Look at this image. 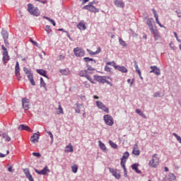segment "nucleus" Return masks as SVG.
<instances>
[{
  "label": "nucleus",
  "mask_w": 181,
  "mask_h": 181,
  "mask_svg": "<svg viewBox=\"0 0 181 181\" xmlns=\"http://www.w3.org/2000/svg\"><path fill=\"white\" fill-rule=\"evenodd\" d=\"M28 11L30 15H33V16H40V11H39V8L35 7L32 4H28Z\"/></svg>",
  "instance_id": "1"
},
{
  "label": "nucleus",
  "mask_w": 181,
  "mask_h": 181,
  "mask_svg": "<svg viewBox=\"0 0 181 181\" xmlns=\"http://www.w3.org/2000/svg\"><path fill=\"white\" fill-rule=\"evenodd\" d=\"M90 74H91V72H88V71L86 69L81 71L78 74L80 77H86V78H87V80H88V81H90L92 84H95L94 81Z\"/></svg>",
  "instance_id": "2"
},
{
  "label": "nucleus",
  "mask_w": 181,
  "mask_h": 181,
  "mask_svg": "<svg viewBox=\"0 0 181 181\" xmlns=\"http://www.w3.org/2000/svg\"><path fill=\"white\" fill-rule=\"evenodd\" d=\"M151 168H156L159 165V157L158 154L155 153L152 156V160L148 163Z\"/></svg>",
  "instance_id": "3"
},
{
  "label": "nucleus",
  "mask_w": 181,
  "mask_h": 181,
  "mask_svg": "<svg viewBox=\"0 0 181 181\" xmlns=\"http://www.w3.org/2000/svg\"><path fill=\"white\" fill-rule=\"evenodd\" d=\"M1 49L3 50V58H2L3 63L4 64H6L7 62H9L11 58L8 54V49H6L4 45H1Z\"/></svg>",
  "instance_id": "4"
},
{
  "label": "nucleus",
  "mask_w": 181,
  "mask_h": 181,
  "mask_svg": "<svg viewBox=\"0 0 181 181\" xmlns=\"http://www.w3.org/2000/svg\"><path fill=\"white\" fill-rule=\"evenodd\" d=\"M82 9H86V11H89V12H93L94 13H97L100 12V10L95 6H93V2L89 3L88 5L84 6Z\"/></svg>",
  "instance_id": "5"
},
{
  "label": "nucleus",
  "mask_w": 181,
  "mask_h": 181,
  "mask_svg": "<svg viewBox=\"0 0 181 181\" xmlns=\"http://www.w3.org/2000/svg\"><path fill=\"white\" fill-rule=\"evenodd\" d=\"M103 119L106 125H108L109 127H112V125H114V119L111 117V115H105L103 116Z\"/></svg>",
  "instance_id": "6"
},
{
  "label": "nucleus",
  "mask_w": 181,
  "mask_h": 181,
  "mask_svg": "<svg viewBox=\"0 0 181 181\" xmlns=\"http://www.w3.org/2000/svg\"><path fill=\"white\" fill-rule=\"evenodd\" d=\"M96 106L98 108H99V110H102V111L106 112V114L110 113V109H108V107H107V106H105L103 102L100 100L96 101Z\"/></svg>",
  "instance_id": "7"
},
{
  "label": "nucleus",
  "mask_w": 181,
  "mask_h": 181,
  "mask_svg": "<svg viewBox=\"0 0 181 181\" xmlns=\"http://www.w3.org/2000/svg\"><path fill=\"white\" fill-rule=\"evenodd\" d=\"M74 53L76 57H83V56L86 54V52L84 49L80 48V47H76L74 49Z\"/></svg>",
  "instance_id": "8"
},
{
  "label": "nucleus",
  "mask_w": 181,
  "mask_h": 181,
  "mask_svg": "<svg viewBox=\"0 0 181 181\" xmlns=\"http://www.w3.org/2000/svg\"><path fill=\"white\" fill-rule=\"evenodd\" d=\"M21 101L23 110H25V111H28V110H29L30 107L29 99H28L27 98H24L22 99Z\"/></svg>",
  "instance_id": "9"
},
{
  "label": "nucleus",
  "mask_w": 181,
  "mask_h": 181,
  "mask_svg": "<svg viewBox=\"0 0 181 181\" xmlns=\"http://www.w3.org/2000/svg\"><path fill=\"white\" fill-rule=\"evenodd\" d=\"M94 78L98 83H101L102 84L105 83V79L110 78V76H100L98 75H94Z\"/></svg>",
  "instance_id": "10"
},
{
  "label": "nucleus",
  "mask_w": 181,
  "mask_h": 181,
  "mask_svg": "<svg viewBox=\"0 0 181 181\" xmlns=\"http://www.w3.org/2000/svg\"><path fill=\"white\" fill-rule=\"evenodd\" d=\"M35 172L37 173V175H47V173H50V170L47 168V165H45L41 170L35 169Z\"/></svg>",
  "instance_id": "11"
},
{
  "label": "nucleus",
  "mask_w": 181,
  "mask_h": 181,
  "mask_svg": "<svg viewBox=\"0 0 181 181\" xmlns=\"http://www.w3.org/2000/svg\"><path fill=\"white\" fill-rule=\"evenodd\" d=\"M108 170H110V173L112 174V176L115 177V179H121V174L118 173L117 169L108 168Z\"/></svg>",
  "instance_id": "12"
},
{
  "label": "nucleus",
  "mask_w": 181,
  "mask_h": 181,
  "mask_svg": "<svg viewBox=\"0 0 181 181\" xmlns=\"http://www.w3.org/2000/svg\"><path fill=\"white\" fill-rule=\"evenodd\" d=\"M40 136V135H39V132H37V133H34L30 137L31 142H33V144H37V142H39Z\"/></svg>",
  "instance_id": "13"
},
{
  "label": "nucleus",
  "mask_w": 181,
  "mask_h": 181,
  "mask_svg": "<svg viewBox=\"0 0 181 181\" xmlns=\"http://www.w3.org/2000/svg\"><path fill=\"white\" fill-rule=\"evenodd\" d=\"M151 71L150 73H153L156 76H159L160 74V69L158 68L156 66H150Z\"/></svg>",
  "instance_id": "14"
},
{
  "label": "nucleus",
  "mask_w": 181,
  "mask_h": 181,
  "mask_svg": "<svg viewBox=\"0 0 181 181\" xmlns=\"http://www.w3.org/2000/svg\"><path fill=\"white\" fill-rule=\"evenodd\" d=\"M151 33L154 36V40H158L160 39V35L159 34V31H158V29H153L152 30H150Z\"/></svg>",
  "instance_id": "15"
},
{
  "label": "nucleus",
  "mask_w": 181,
  "mask_h": 181,
  "mask_svg": "<svg viewBox=\"0 0 181 181\" xmlns=\"http://www.w3.org/2000/svg\"><path fill=\"white\" fill-rule=\"evenodd\" d=\"M155 23V21L153 20V18H148L146 21V25L148 26L150 31L151 30H153V23Z\"/></svg>",
  "instance_id": "16"
},
{
  "label": "nucleus",
  "mask_w": 181,
  "mask_h": 181,
  "mask_svg": "<svg viewBox=\"0 0 181 181\" xmlns=\"http://www.w3.org/2000/svg\"><path fill=\"white\" fill-rule=\"evenodd\" d=\"M23 172L25 175V177H27V179H28V180L35 181V180H33V177H32V175L30 174V172L29 171V169L25 168L23 170Z\"/></svg>",
  "instance_id": "17"
},
{
  "label": "nucleus",
  "mask_w": 181,
  "mask_h": 181,
  "mask_svg": "<svg viewBox=\"0 0 181 181\" xmlns=\"http://www.w3.org/2000/svg\"><path fill=\"white\" fill-rule=\"evenodd\" d=\"M18 130L19 131H28V132H32V129L28 126H26L25 124H21L18 126Z\"/></svg>",
  "instance_id": "18"
},
{
  "label": "nucleus",
  "mask_w": 181,
  "mask_h": 181,
  "mask_svg": "<svg viewBox=\"0 0 181 181\" xmlns=\"http://www.w3.org/2000/svg\"><path fill=\"white\" fill-rule=\"evenodd\" d=\"M115 70H118V71H121V73H128V69L125 68L124 66L117 65Z\"/></svg>",
  "instance_id": "19"
},
{
  "label": "nucleus",
  "mask_w": 181,
  "mask_h": 181,
  "mask_svg": "<svg viewBox=\"0 0 181 181\" xmlns=\"http://www.w3.org/2000/svg\"><path fill=\"white\" fill-rule=\"evenodd\" d=\"M114 4L117 8H125V4L121 0H115Z\"/></svg>",
  "instance_id": "20"
},
{
  "label": "nucleus",
  "mask_w": 181,
  "mask_h": 181,
  "mask_svg": "<svg viewBox=\"0 0 181 181\" xmlns=\"http://www.w3.org/2000/svg\"><path fill=\"white\" fill-rule=\"evenodd\" d=\"M1 35L3 37V39H9V33H8V31L4 28H2L1 32Z\"/></svg>",
  "instance_id": "21"
},
{
  "label": "nucleus",
  "mask_w": 181,
  "mask_h": 181,
  "mask_svg": "<svg viewBox=\"0 0 181 181\" xmlns=\"http://www.w3.org/2000/svg\"><path fill=\"white\" fill-rule=\"evenodd\" d=\"M15 74H16V76H21V68L19 67L18 62H16V63Z\"/></svg>",
  "instance_id": "22"
},
{
  "label": "nucleus",
  "mask_w": 181,
  "mask_h": 181,
  "mask_svg": "<svg viewBox=\"0 0 181 181\" xmlns=\"http://www.w3.org/2000/svg\"><path fill=\"white\" fill-rule=\"evenodd\" d=\"M152 12H153V14L154 15V18H156V22L157 25H160V22L159 21V16H158V13L156 11V10L153 8Z\"/></svg>",
  "instance_id": "23"
},
{
  "label": "nucleus",
  "mask_w": 181,
  "mask_h": 181,
  "mask_svg": "<svg viewBox=\"0 0 181 181\" xmlns=\"http://www.w3.org/2000/svg\"><path fill=\"white\" fill-rule=\"evenodd\" d=\"M136 149H138V144H135L134 146L133 151H132V153L134 155H135L136 156H138L141 153V151L139 150H136Z\"/></svg>",
  "instance_id": "24"
},
{
  "label": "nucleus",
  "mask_w": 181,
  "mask_h": 181,
  "mask_svg": "<svg viewBox=\"0 0 181 181\" xmlns=\"http://www.w3.org/2000/svg\"><path fill=\"white\" fill-rule=\"evenodd\" d=\"M36 71L37 73H38V74H40V76H43V77H46V78H49V77L46 74V71H45L44 69H36Z\"/></svg>",
  "instance_id": "25"
},
{
  "label": "nucleus",
  "mask_w": 181,
  "mask_h": 181,
  "mask_svg": "<svg viewBox=\"0 0 181 181\" xmlns=\"http://www.w3.org/2000/svg\"><path fill=\"white\" fill-rule=\"evenodd\" d=\"M83 60H84V62H86V63H88V62H91L92 64H95V63H97V62L95 60H94L93 58H90V57H84Z\"/></svg>",
  "instance_id": "26"
},
{
  "label": "nucleus",
  "mask_w": 181,
  "mask_h": 181,
  "mask_svg": "<svg viewBox=\"0 0 181 181\" xmlns=\"http://www.w3.org/2000/svg\"><path fill=\"white\" fill-rule=\"evenodd\" d=\"M73 146H71V144H69L68 146H66L64 152L66 153H69V152H73Z\"/></svg>",
  "instance_id": "27"
},
{
  "label": "nucleus",
  "mask_w": 181,
  "mask_h": 181,
  "mask_svg": "<svg viewBox=\"0 0 181 181\" xmlns=\"http://www.w3.org/2000/svg\"><path fill=\"white\" fill-rule=\"evenodd\" d=\"M129 158V153L128 151H126L123 153V156L121 158V160H123V162H127V159Z\"/></svg>",
  "instance_id": "28"
},
{
  "label": "nucleus",
  "mask_w": 181,
  "mask_h": 181,
  "mask_svg": "<svg viewBox=\"0 0 181 181\" xmlns=\"http://www.w3.org/2000/svg\"><path fill=\"white\" fill-rule=\"evenodd\" d=\"M77 28L80 29V30H86V24H84L83 23H79L77 25Z\"/></svg>",
  "instance_id": "29"
},
{
  "label": "nucleus",
  "mask_w": 181,
  "mask_h": 181,
  "mask_svg": "<svg viewBox=\"0 0 181 181\" xmlns=\"http://www.w3.org/2000/svg\"><path fill=\"white\" fill-rule=\"evenodd\" d=\"M59 71L63 76H68L69 73H70V70H69V69H60Z\"/></svg>",
  "instance_id": "30"
},
{
  "label": "nucleus",
  "mask_w": 181,
  "mask_h": 181,
  "mask_svg": "<svg viewBox=\"0 0 181 181\" xmlns=\"http://www.w3.org/2000/svg\"><path fill=\"white\" fill-rule=\"evenodd\" d=\"M98 143H99V147L100 148V149H102L103 152H105V151H107V146H105V144L101 142V141H99Z\"/></svg>",
  "instance_id": "31"
},
{
  "label": "nucleus",
  "mask_w": 181,
  "mask_h": 181,
  "mask_svg": "<svg viewBox=\"0 0 181 181\" xmlns=\"http://www.w3.org/2000/svg\"><path fill=\"white\" fill-rule=\"evenodd\" d=\"M134 67L136 69V73H137V74L141 75V69H139V66H138V62H136V61H134Z\"/></svg>",
  "instance_id": "32"
},
{
  "label": "nucleus",
  "mask_w": 181,
  "mask_h": 181,
  "mask_svg": "<svg viewBox=\"0 0 181 181\" xmlns=\"http://www.w3.org/2000/svg\"><path fill=\"white\" fill-rule=\"evenodd\" d=\"M2 136L5 141H7V142H10L11 137L8 135L6 133H3Z\"/></svg>",
  "instance_id": "33"
},
{
  "label": "nucleus",
  "mask_w": 181,
  "mask_h": 181,
  "mask_svg": "<svg viewBox=\"0 0 181 181\" xmlns=\"http://www.w3.org/2000/svg\"><path fill=\"white\" fill-rule=\"evenodd\" d=\"M86 67L88 70V73H91V74H93V71H94V70H95L94 68H93V66H90V64H86Z\"/></svg>",
  "instance_id": "34"
},
{
  "label": "nucleus",
  "mask_w": 181,
  "mask_h": 181,
  "mask_svg": "<svg viewBox=\"0 0 181 181\" xmlns=\"http://www.w3.org/2000/svg\"><path fill=\"white\" fill-rule=\"evenodd\" d=\"M76 105L77 108L75 110V112H76V114H80L81 112L80 107H83V104L76 103Z\"/></svg>",
  "instance_id": "35"
},
{
  "label": "nucleus",
  "mask_w": 181,
  "mask_h": 181,
  "mask_svg": "<svg viewBox=\"0 0 181 181\" xmlns=\"http://www.w3.org/2000/svg\"><path fill=\"white\" fill-rule=\"evenodd\" d=\"M40 87H43L45 90H46V83L43 80V78H40Z\"/></svg>",
  "instance_id": "36"
},
{
  "label": "nucleus",
  "mask_w": 181,
  "mask_h": 181,
  "mask_svg": "<svg viewBox=\"0 0 181 181\" xmlns=\"http://www.w3.org/2000/svg\"><path fill=\"white\" fill-rule=\"evenodd\" d=\"M169 181H176V176L174 174H170L168 175Z\"/></svg>",
  "instance_id": "37"
},
{
  "label": "nucleus",
  "mask_w": 181,
  "mask_h": 181,
  "mask_svg": "<svg viewBox=\"0 0 181 181\" xmlns=\"http://www.w3.org/2000/svg\"><path fill=\"white\" fill-rule=\"evenodd\" d=\"M119 43L120 46H122L123 47H125L127 46V42L124 41L122 38H119Z\"/></svg>",
  "instance_id": "38"
},
{
  "label": "nucleus",
  "mask_w": 181,
  "mask_h": 181,
  "mask_svg": "<svg viewBox=\"0 0 181 181\" xmlns=\"http://www.w3.org/2000/svg\"><path fill=\"white\" fill-rule=\"evenodd\" d=\"M109 144L113 149H117V148H118V146L111 140L109 141Z\"/></svg>",
  "instance_id": "39"
},
{
  "label": "nucleus",
  "mask_w": 181,
  "mask_h": 181,
  "mask_svg": "<svg viewBox=\"0 0 181 181\" xmlns=\"http://www.w3.org/2000/svg\"><path fill=\"white\" fill-rule=\"evenodd\" d=\"M106 66H112L115 69L117 67V64H115V62L112 61V62H107L106 63Z\"/></svg>",
  "instance_id": "40"
},
{
  "label": "nucleus",
  "mask_w": 181,
  "mask_h": 181,
  "mask_svg": "<svg viewBox=\"0 0 181 181\" xmlns=\"http://www.w3.org/2000/svg\"><path fill=\"white\" fill-rule=\"evenodd\" d=\"M71 170L73 173H77V171L78 170V166L77 165H74L71 167Z\"/></svg>",
  "instance_id": "41"
},
{
  "label": "nucleus",
  "mask_w": 181,
  "mask_h": 181,
  "mask_svg": "<svg viewBox=\"0 0 181 181\" xmlns=\"http://www.w3.org/2000/svg\"><path fill=\"white\" fill-rule=\"evenodd\" d=\"M44 18L47 19V21H49V22H50L53 26H56V22H54V21H53L52 18L46 16H44Z\"/></svg>",
  "instance_id": "42"
},
{
  "label": "nucleus",
  "mask_w": 181,
  "mask_h": 181,
  "mask_svg": "<svg viewBox=\"0 0 181 181\" xmlns=\"http://www.w3.org/2000/svg\"><path fill=\"white\" fill-rule=\"evenodd\" d=\"M136 114H139V115H141V117L146 118V116H145V114H144V112H142V111H141V110L136 109Z\"/></svg>",
  "instance_id": "43"
},
{
  "label": "nucleus",
  "mask_w": 181,
  "mask_h": 181,
  "mask_svg": "<svg viewBox=\"0 0 181 181\" xmlns=\"http://www.w3.org/2000/svg\"><path fill=\"white\" fill-rule=\"evenodd\" d=\"M173 136H175L177 139V141H178V142H180V144H181V137L180 136L177 135L176 133H173Z\"/></svg>",
  "instance_id": "44"
},
{
  "label": "nucleus",
  "mask_w": 181,
  "mask_h": 181,
  "mask_svg": "<svg viewBox=\"0 0 181 181\" xmlns=\"http://www.w3.org/2000/svg\"><path fill=\"white\" fill-rule=\"evenodd\" d=\"M45 30L48 35H50L52 33V28H50V25H46Z\"/></svg>",
  "instance_id": "45"
},
{
  "label": "nucleus",
  "mask_w": 181,
  "mask_h": 181,
  "mask_svg": "<svg viewBox=\"0 0 181 181\" xmlns=\"http://www.w3.org/2000/svg\"><path fill=\"white\" fill-rule=\"evenodd\" d=\"M125 163H127L126 160L123 161L122 160H121L120 165H121L122 168L124 169V170H127V168L125 167Z\"/></svg>",
  "instance_id": "46"
},
{
  "label": "nucleus",
  "mask_w": 181,
  "mask_h": 181,
  "mask_svg": "<svg viewBox=\"0 0 181 181\" xmlns=\"http://www.w3.org/2000/svg\"><path fill=\"white\" fill-rule=\"evenodd\" d=\"M138 166H139V163L132 164V169L133 170H135L136 169L138 168Z\"/></svg>",
  "instance_id": "47"
},
{
  "label": "nucleus",
  "mask_w": 181,
  "mask_h": 181,
  "mask_svg": "<svg viewBox=\"0 0 181 181\" xmlns=\"http://www.w3.org/2000/svg\"><path fill=\"white\" fill-rule=\"evenodd\" d=\"M23 71H25V74H32L30 70H29V69H28L26 67L23 68Z\"/></svg>",
  "instance_id": "48"
},
{
  "label": "nucleus",
  "mask_w": 181,
  "mask_h": 181,
  "mask_svg": "<svg viewBox=\"0 0 181 181\" xmlns=\"http://www.w3.org/2000/svg\"><path fill=\"white\" fill-rule=\"evenodd\" d=\"M30 42H31V43H33V45H34V46H36V47H39V44H37V42L35 40H33L32 38L30 40Z\"/></svg>",
  "instance_id": "49"
},
{
  "label": "nucleus",
  "mask_w": 181,
  "mask_h": 181,
  "mask_svg": "<svg viewBox=\"0 0 181 181\" xmlns=\"http://www.w3.org/2000/svg\"><path fill=\"white\" fill-rule=\"evenodd\" d=\"M45 132H47V134H48V135L49 136V138L52 139V141H53V134H52L50 132L47 131V129H45Z\"/></svg>",
  "instance_id": "50"
},
{
  "label": "nucleus",
  "mask_w": 181,
  "mask_h": 181,
  "mask_svg": "<svg viewBox=\"0 0 181 181\" xmlns=\"http://www.w3.org/2000/svg\"><path fill=\"white\" fill-rule=\"evenodd\" d=\"M160 91H158V92H156V93H154V94H153V97H155V98H157V97H162V95H160Z\"/></svg>",
  "instance_id": "51"
},
{
  "label": "nucleus",
  "mask_w": 181,
  "mask_h": 181,
  "mask_svg": "<svg viewBox=\"0 0 181 181\" xmlns=\"http://www.w3.org/2000/svg\"><path fill=\"white\" fill-rule=\"evenodd\" d=\"M83 85H84V87H86V88H90V83L87 81L83 82Z\"/></svg>",
  "instance_id": "52"
},
{
  "label": "nucleus",
  "mask_w": 181,
  "mask_h": 181,
  "mask_svg": "<svg viewBox=\"0 0 181 181\" xmlns=\"http://www.w3.org/2000/svg\"><path fill=\"white\" fill-rule=\"evenodd\" d=\"M8 153H9V151L8 150L6 151V154L0 153V158H5V156H6V155H8Z\"/></svg>",
  "instance_id": "53"
},
{
  "label": "nucleus",
  "mask_w": 181,
  "mask_h": 181,
  "mask_svg": "<svg viewBox=\"0 0 181 181\" xmlns=\"http://www.w3.org/2000/svg\"><path fill=\"white\" fill-rule=\"evenodd\" d=\"M101 52V47H98L93 54H98Z\"/></svg>",
  "instance_id": "54"
},
{
  "label": "nucleus",
  "mask_w": 181,
  "mask_h": 181,
  "mask_svg": "<svg viewBox=\"0 0 181 181\" xmlns=\"http://www.w3.org/2000/svg\"><path fill=\"white\" fill-rule=\"evenodd\" d=\"M33 156H36V158H40V153H33Z\"/></svg>",
  "instance_id": "55"
},
{
  "label": "nucleus",
  "mask_w": 181,
  "mask_h": 181,
  "mask_svg": "<svg viewBox=\"0 0 181 181\" xmlns=\"http://www.w3.org/2000/svg\"><path fill=\"white\" fill-rule=\"evenodd\" d=\"M105 71H111V68H110V66H108L107 65H105Z\"/></svg>",
  "instance_id": "56"
},
{
  "label": "nucleus",
  "mask_w": 181,
  "mask_h": 181,
  "mask_svg": "<svg viewBox=\"0 0 181 181\" xmlns=\"http://www.w3.org/2000/svg\"><path fill=\"white\" fill-rule=\"evenodd\" d=\"M30 83L31 86H36V83H35V80L33 79V78L32 79H30Z\"/></svg>",
  "instance_id": "57"
},
{
  "label": "nucleus",
  "mask_w": 181,
  "mask_h": 181,
  "mask_svg": "<svg viewBox=\"0 0 181 181\" xmlns=\"http://www.w3.org/2000/svg\"><path fill=\"white\" fill-rule=\"evenodd\" d=\"M27 77H28V80H32L33 78V74H28Z\"/></svg>",
  "instance_id": "58"
},
{
  "label": "nucleus",
  "mask_w": 181,
  "mask_h": 181,
  "mask_svg": "<svg viewBox=\"0 0 181 181\" xmlns=\"http://www.w3.org/2000/svg\"><path fill=\"white\" fill-rule=\"evenodd\" d=\"M87 52H89V54H90L91 56H94L95 54H94L95 53V52H93L88 49H87Z\"/></svg>",
  "instance_id": "59"
},
{
  "label": "nucleus",
  "mask_w": 181,
  "mask_h": 181,
  "mask_svg": "<svg viewBox=\"0 0 181 181\" xmlns=\"http://www.w3.org/2000/svg\"><path fill=\"white\" fill-rule=\"evenodd\" d=\"M58 110H59V114H63V107H62V105H59Z\"/></svg>",
  "instance_id": "60"
},
{
  "label": "nucleus",
  "mask_w": 181,
  "mask_h": 181,
  "mask_svg": "<svg viewBox=\"0 0 181 181\" xmlns=\"http://www.w3.org/2000/svg\"><path fill=\"white\" fill-rule=\"evenodd\" d=\"M172 45H173V42H170V43H169V46H170V47L173 49V50H175V49H176V47H175V46H172Z\"/></svg>",
  "instance_id": "61"
},
{
  "label": "nucleus",
  "mask_w": 181,
  "mask_h": 181,
  "mask_svg": "<svg viewBox=\"0 0 181 181\" xmlns=\"http://www.w3.org/2000/svg\"><path fill=\"white\" fill-rule=\"evenodd\" d=\"M105 83H106L107 84L110 86V87H112V83L111 82H110L109 81H107V79H105Z\"/></svg>",
  "instance_id": "62"
},
{
  "label": "nucleus",
  "mask_w": 181,
  "mask_h": 181,
  "mask_svg": "<svg viewBox=\"0 0 181 181\" xmlns=\"http://www.w3.org/2000/svg\"><path fill=\"white\" fill-rule=\"evenodd\" d=\"M134 83H135V78L132 79V81H130V87H132Z\"/></svg>",
  "instance_id": "63"
},
{
  "label": "nucleus",
  "mask_w": 181,
  "mask_h": 181,
  "mask_svg": "<svg viewBox=\"0 0 181 181\" xmlns=\"http://www.w3.org/2000/svg\"><path fill=\"white\" fill-rule=\"evenodd\" d=\"M4 42L6 44V46H7V45H9V42L8 41V39H4Z\"/></svg>",
  "instance_id": "64"
}]
</instances>
